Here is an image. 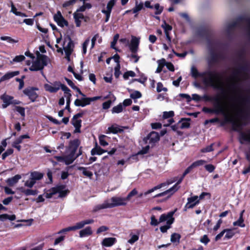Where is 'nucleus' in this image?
Instances as JSON below:
<instances>
[{
	"mask_svg": "<svg viewBox=\"0 0 250 250\" xmlns=\"http://www.w3.org/2000/svg\"><path fill=\"white\" fill-rule=\"evenodd\" d=\"M215 45L218 46L220 45L219 42L216 41L211 46H208L210 58L208 61V64L211 65L213 63H215L218 62L219 60H221L223 59V55L220 53H216L215 51L214 48L213 47V45Z\"/></svg>",
	"mask_w": 250,
	"mask_h": 250,
	"instance_id": "nucleus-6",
	"label": "nucleus"
},
{
	"mask_svg": "<svg viewBox=\"0 0 250 250\" xmlns=\"http://www.w3.org/2000/svg\"><path fill=\"white\" fill-rule=\"evenodd\" d=\"M143 8V3L140 2L139 4L138 3V1H136L135 2V6L132 8L131 11L133 13H137L140 10H141Z\"/></svg>",
	"mask_w": 250,
	"mask_h": 250,
	"instance_id": "nucleus-41",
	"label": "nucleus"
},
{
	"mask_svg": "<svg viewBox=\"0 0 250 250\" xmlns=\"http://www.w3.org/2000/svg\"><path fill=\"white\" fill-rule=\"evenodd\" d=\"M213 108H211L207 107H204L202 111L206 113L216 114H224L225 111V107L224 104L221 102L215 103L213 104Z\"/></svg>",
	"mask_w": 250,
	"mask_h": 250,
	"instance_id": "nucleus-7",
	"label": "nucleus"
},
{
	"mask_svg": "<svg viewBox=\"0 0 250 250\" xmlns=\"http://www.w3.org/2000/svg\"><path fill=\"white\" fill-rule=\"evenodd\" d=\"M136 76L135 73L131 70L127 71L123 74V78L125 80H127L129 77H134Z\"/></svg>",
	"mask_w": 250,
	"mask_h": 250,
	"instance_id": "nucleus-52",
	"label": "nucleus"
},
{
	"mask_svg": "<svg viewBox=\"0 0 250 250\" xmlns=\"http://www.w3.org/2000/svg\"><path fill=\"white\" fill-rule=\"evenodd\" d=\"M238 59L241 61H245V52L244 50L239 51L237 53Z\"/></svg>",
	"mask_w": 250,
	"mask_h": 250,
	"instance_id": "nucleus-64",
	"label": "nucleus"
},
{
	"mask_svg": "<svg viewBox=\"0 0 250 250\" xmlns=\"http://www.w3.org/2000/svg\"><path fill=\"white\" fill-rule=\"evenodd\" d=\"M38 90V87L28 86L23 90V93L28 97L31 102H35L39 97V95L36 92V91Z\"/></svg>",
	"mask_w": 250,
	"mask_h": 250,
	"instance_id": "nucleus-10",
	"label": "nucleus"
},
{
	"mask_svg": "<svg viewBox=\"0 0 250 250\" xmlns=\"http://www.w3.org/2000/svg\"><path fill=\"white\" fill-rule=\"evenodd\" d=\"M181 235L177 233H173L171 235L170 241L174 243H179L180 242V240L181 239Z\"/></svg>",
	"mask_w": 250,
	"mask_h": 250,
	"instance_id": "nucleus-38",
	"label": "nucleus"
},
{
	"mask_svg": "<svg viewBox=\"0 0 250 250\" xmlns=\"http://www.w3.org/2000/svg\"><path fill=\"white\" fill-rule=\"evenodd\" d=\"M36 55V60L33 62L29 69L31 71H41L42 75L45 77L43 69L47 65L49 59L46 55L41 54L38 51H37Z\"/></svg>",
	"mask_w": 250,
	"mask_h": 250,
	"instance_id": "nucleus-2",
	"label": "nucleus"
},
{
	"mask_svg": "<svg viewBox=\"0 0 250 250\" xmlns=\"http://www.w3.org/2000/svg\"><path fill=\"white\" fill-rule=\"evenodd\" d=\"M206 163V161L204 160H199L193 162L190 166L188 167L185 170L183 174V177H185L186 175L188 174L191 171L193 168L202 166Z\"/></svg>",
	"mask_w": 250,
	"mask_h": 250,
	"instance_id": "nucleus-14",
	"label": "nucleus"
},
{
	"mask_svg": "<svg viewBox=\"0 0 250 250\" xmlns=\"http://www.w3.org/2000/svg\"><path fill=\"white\" fill-rule=\"evenodd\" d=\"M65 187L66 186L64 185H59L55 187V188L58 190L57 193L59 194V197L63 198L67 195L68 193L69 192V191L68 189L64 190Z\"/></svg>",
	"mask_w": 250,
	"mask_h": 250,
	"instance_id": "nucleus-19",
	"label": "nucleus"
},
{
	"mask_svg": "<svg viewBox=\"0 0 250 250\" xmlns=\"http://www.w3.org/2000/svg\"><path fill=\"white\" fill-rule=\"evenodd\" d=\"M58 190L55 188V187H53L51 188L49 190V192H47L45 195V197L46 198L49 199L52 197V196L57 193Z\"/></svg>",
	"mask_w": 250,
	"mask_h": 250,
	"instance_id": "nucleus-44",
	"label": "nucleus"
},
{
	"mask_svg": "<svg viewBox=\"0 0 250 250\" xmlns=\"http://www.w3.org/2000/svg\"><path fill=\"white\" fill-rule=\"evenodd\" d=\"M116 2V0H110L107 3L106 6L107 9L106 10L112 11V9L115 5Z\"/></svg>",
	"mask_w": 250,
	"mask_h": 250,
	"instance_id": "nucleus-59",
	"label": "nucleus"
},
{
	"mask_svg": "<svg viewBox=\"0 0 250 250\" xmlns=\"http://www.w3.org/2000/svg\"><path fill=\"white\" fill-rule=\"evenodd\" d=\"M191 119L190 118H182L181 120L178 123H180L182 121H184L182 122L181 124L180 128L181 129H184V128H188L190 127V123H189V121H190Z\"/></svg>",
	"mask_w": 250,
	"mask_h": 250,
	"instance_id": "nucleus-32",
	"label": "nucleus"
},
{
	"mask_svg": "<svg viewBox=\"0 0 250 250\" xmlns=\"http://www.w3.org/2000/svg\"><path fill=\"white\" fill-rule=\"evenodd\" d=\"M21 178V176L20 175L17 174L11 178H8L6 180V183L8 186L12 187L17 183Z\"/></svg>",
	"mask_w": 250,
	"mask_h": 250,
	"instance_id": "nucleus-25",
	"label": "nucleus"
},
{
	"mask_svg": "<svg viewBox=\"0 0 250 250\" xmlns=\"http://www.w3.org/2000/svg\"><path fill=\"white\" fill-rule=\"evenodd\" d=\"M0 99L3 102L2 108H6L8 106L12 104V100L14 99L13 96L4 93L0 96Z\"/></svg>",
	"mask_w": 250,
	"mask_h": 250,
	"instance_id": "nucleus-18",
	"label": "nucleus"
},
{
	"mask_svg": "<svg viewBox=\"0 0 250 250\" xmlns=\"http://www.w3.org/2000/svg\"><path fill=\"white\" fill-rule=\"evenodd\" d=\"M119 35L118 34H116L113 38L112 42H111V47L117 51H119L117 48L115 47V45L117 43V41L119 39Z\"/></svg>",
	"mask_w": 250,
	"mask_h": 250,
	"instance_id": "nucleus-54",
	"label": "nucleus"
},
{
	"mask_svg": "<svg viewBox=\"0 0 250 250\" xmlns=\"http://www.w3.org/2000/svg\"><path fill=\"white\" fill-rule=\"evenodd\" d=\"M224 230H226L225 233L226 235L225 236V238L227 239H229L231 238L235 234V232L233 229H224Z\"/></svg>",
	"mask_w": 250,
	"mask_h": 250,
	"instance_id": "nucleus-40",
	"label": "nucleus"
},
{
	"mask_svg": "<svg viewBox=\"0 0 250 250\" xmlns=\"http://www.w3.org/2000/svg\"><path fill=\"white\" fill-rule=\"evenodd\" d=\"M30 176L33 180L36 182V181L40 180L43 178V173L35 171L31 173Z\"/></svg>",
	"mask_w": 250,
	"mask_h": 250,
	"instance_id": "nucleus-30",
	"label": "nucleus"
},
{
	"mask_svg": "<svg viewBox=\"0 0 250 250\" xmlns=\"http://www.w3.org/2000/svg\"><path fill=\"white\" fill-rule=\"evenodd\" d=\"M147 139L149 140V144H155L160 140V136L158 133L152 131L147 135Z\"/></svg>",
	"mask_w": 250,
	"mask_h": 250,
	"instance_id": "nucleus-21",
	"label": "nucleus"
},
{
	"mask_svg": "<svg viewBox=\"0 0 250 250\" xmlns=\"http://www.w3.org/2000/svg\"><path fill=\"white\" fill-rule=\"evenodd\" d=\"M117 242V239L114 237H108L104 238L101 244L104 247H111Z\"/></svg>",
	"mask_w": 250,
	"mask_h": 250,
	"instance_id": "nucleus-22",
	"label": "nucleus"
},
{
	"mask_svg": "<svg viewBox=\"0 0 250 250\" xmlns=\"http://www.w3.org/2000/svg\"><path fill=\"white\" fill-rule=\"evenodd\" d=\"M243 141L250 142V132L248 134L244 132L240 134L239 141L241 144H243Z\"/></svg>",
	"mask_w": 250,
	"mask_h": 250,
	"instance_id": "nucleus-37",
	"label": "nucleus"
},
{
	"mask_svg": "<svg viewBox=\"0 0 250 250\" xmlns=\"http://www.w3.org/2000/svg\"><path fill=\"white\" fill-rule=\"evenodd\" d=\"M94 222L93 219H87L77 222L74 226L68 227L62 229L57 232V234L66 233L67 232L70 231H75L77 229H80L83 228L85 225L88 224H91Z\"/></svg>",
	"mask_w": 250,
	"mask_h": 250,
	"instance_id": "nucleus-5",
	"label": "nucleus"
},
{
	"mask_svg": "<svg viewBox=\"0 0 250 250\" xmlns=\"http://www.w3.org/2000/svg\"><path fill=\"white\" fill-rule=\"evenodd\" d=\"M162 27L164 29L165 33H169L172 29V26L167 23L166 21H164V23L162 25Z\"/></svg>",
	"mask_w": 250,
	"mask_h": 250,
	"instance_id": "nucleus-56",
	"label": "nucleus"
},
{
	"mask_svg": "<svg viewBox=\"0 0 250 250\" xmlns=\"http://www.w3.org/2000/svg\"><path fill=\"white\" fill-rule=\"evenodd\" d=\"M16 219V215L14 214L9 215L7 214H2L0 215V221H5L6 220L14 221Z\"/></svg>",
	"mask_w": 250,
	"mask_h": 250,
	"instance_id": "nucleus-35",
	"label": "nucleus"
},
{
	"mask_svg": "<svg viewBox=\"0 0 250 250\" xmlns=\"http://www.w3.org/2000/svg\"><path fill=\"white\" fill-rule=\"evenodd\" d=\"M20 74L19 71L8 72L0 79V82L4 81L17 76Z\"/></svg>",
	"mask_w": 250,
	"mask_h": 250,
	"instance_id": "nucleus-24",
	"label": "nucleus"
},
{
	"mask_svg": "<svg viewBox=\"0 0 250 250\" xmlns=\"http://www.w3.org/2000/svg\"><path fill=\"white\" fill-rule=\"evenodd\" d=\"M203 83L207 86L211 87L214 89L219 90L221 91V95L223 96L227 94L221 75L216 71L209 70L206 71V76L204 78Z\"/></svg>",
	"mask_w": 250,
	"mask_h": 250,
	"instance_id": "nucleus-1",
	"label": "nucleus"
},
{
	"mask_svg": "<svg viewBox=\"0 0 250 250\" xmlns=\"http://www.w3.org/2000/svg\"><path fill=\"white\" fill-rule=\"evenodd\" d=\"M108 131L113 134H117L118 133H122L124 132V130L122 128L119 127L118 126H115L113 125H112L111 126L109 127Z\"/></svg>",
	"mask_w": 250,
	"mask_h": 250,
	"instance_id": "nucleus-36",
	"label": "nucleus"
},
{
	"mask_svg": "<svg viewBox=\"0 0 250 250\" xmlns=\"http://www.w3.org/2000/svg\"><path fill=\"white\" fill-rule=\"evenodd\" d=\"M25 59V57L22 55L16 56L12 61H10V63L12 64L15 62H21L24 61Z\"/></svg>",
	"mask_w": 250,
	"mask_h": 250,
	"instance_id": "nucleus-43",
	"label": "nucleus"
},
{
	"mask_svg": "<svg viewBox=\"0 0 250 250\" xmlns=\"http://www.w3.org/2000/svg\"><path fill=\"white\" fill-rule=\"evenodd\" d=\"M156 90L157 92H160L162 90L167 91V89L166 87H164L163 84L161 82H159L157 84Z\"/></svg>",
	"mask_w": 250,
	"mask_h": 250,
	"instance_id": "nucleus-62",
	"label": "nucleus"
},
{
	"mask_svg": "<svg viewBox=\"0 0 250 250\" xmlns=\"http://www.w3.org/2000/svg\"><path fill=\"white\" fill-rule=\"evenodd\" d=\"M154 8L156 10L155 12V15H160L163 12V7H160L159 3H156L154 5Z\"/></svg>",
	"mask_w": 250,
	"mask_h": 250,
	"instance_id": "nucleus-63",
	"label": "nucleus"
},
{
	"mask_svg": "<svg viewBox=\"0 0 250 250\" xmlns=\"http://www.w3.org/2000/svg\"><path fill=\"white\" fill-rule=\"evenodd\" d=\"M245 210H243L241 211L240 214V216L238 219V220L237 221H235L233 223V225L234 226H238L241 227H244L245 224H244V219L243 218V213L244 212Z\"/></svg>",
	"mask_w": 250,
	"mask_h": 250,
	"instance_id": "nucleus-34",
	"label": "nucleus"
},
{
	"mask_svg": "<svg viewBox=\"0 0 250 250\" xmlns=\"http://www.w3.org/2000/svg\"><path fill=\"white\" fill-rule=\"evenodd\" d=\"M247 70H248V65L247 64L241 65L233 72V76L236 77L241 72H245Z\"/></svg>",
	"mask_w": 250,
	"mask_h": 250,
	"instance_id": "nucleus-31",
	"label": "nucleus"
},
{
	"mask_svg": "<svg viewBox=\"0 0 250 250\" xmlns=\"http://www.w3.org/2000/svg\"><path fill=\"white\" fill-rule=\"evenodd\" d=\"M92 233L93 232L91 227L88 226L80 231L79 236L80 237L83 238L91 235Z\"/></svg>",
	"mask_w": 250,
	"mask_h": 250,
	"instance_id": "nucleus-26",
	"label": "nucleus"
},
{
	"mask_svg": "<svg viewBox=\"0 0 250 250\" xmlns=\"http://www.w3.org/2000/svg\"><path fill=\"white\" fill-rule=\"evenodd\" d=\"M14 152V150L12 148H8L2 154L1 156V158L2 160H5L6 158L9 155H12Z\"/></svg>",
	"mask_w": 250,
	"mask_h": 250,
	"instance_id": "nucleus-53",
	"label": "nucleus"
},
{
	"mask_svg": "<svg viewBox=\"0 0 250 250\" xmlns=\"http://www.w3.org/2000/svg\"><path fill=\"white\" fill-rule=\"evenodd\" d=\"M106 152H107V150L102 148L99 146H98L97 144H96V146L93 148L92 149L91 151V154L92 155H100Z\"/></svg>",
	"mask_w": 250,
	"mask_h": 250,
	"instance_id": "nucleus-27",
	"label": "nucleus"
},
{
	"mask_svg": "<svg viewBox=\"0 0 250 250\" xmlns=\"http://www.w3.org/2000/svg\"><path fill=\"white\" fill-rule=\"evenodd\" d=\"M191 76L194 78H202L203 80L206 76V71L203 72H199L195 67H192L191 69Z\"/></svg>",
	"mask_w": 250,
	"mask_h": 250,
	"instance_id": "nucleus-23",
	"label": "nucleus"
},
{
	"mask_svg": "<svg viewBox=\"0 0 250 250\" xmlns=\"http://www.w3.org/2000/svg\"><path fill=\"white\" fill-rule=\"evenodd\" d=\"M44 88L46 91H48L51 93H56L57 92V88H55L53 86L49 84H44Z\"/></svg>",
	"mask_w": 250,
	"mask_h": 250,
	"instance_id": "nucleus-48",
	"label": "nucleus"
},
{
	"mask_svg": "<svg viewBox=\"0 0 250 250\" xmlns=\"http://www.w3.org/2000/svg\"><path fill=\"white\" fill-rule=\"evenodd\" d=\"M67 40L69 42L65 47H63L65 53H72L73 51V48L74 47V44L72 40L71 37L69 36H67L65 38V40Z\"/></svg>",
	"mask_w": 250,
	"mask_h": 250,
	"instance_id": "nucleus-20",
	"label": "nucleus"
},
{
	"mask_svg": "<svg viewBox=\"0 0 250 250\" xmlns=\"http://www.w3.org/2000/svg\"><path fill=\"white\" fill-rule=\"evenodd\" d=\"M197 34L198 36L204 38L206 40L208 46H211L216 42L212 40V32L209 29L206 28H200L197 30Z\"/></svg>",
	"mask_w": 250,
	"mask_h": 250,
	"instance_id": "nucleus-8",
	"label": "nucleus"
},
{
	"mask_svg": "<svg viewBox=\"0 0 250 250\" xmlns=\"http://www.w3.org/2000/svg\"><path fill=\"white\" fill-rule=\"evenodd\" d=\"M101 97L95 96L93 97H83L81 99H76L74 101V104L76 106L84 107L89 105L92 102L100 99Z\"/></svg>",
	"mask_w": 250,
	"mask_h": 250,
	"instance_id": "nucleus-9",
	"label": "nucleus"
},
{
	"mask_svg": "<svg viewBox=\"0 0 250 250\" xmlns=\"http://www.w3.org/2000/svg\"><path fill=\"white\" fill-rule=\"evenodd\" d=\"M176 209L173 211H171L166 213H163L161 215L159 218V222H164L167 221L166 225L161 226L160 229L162 233H166L167 229L171 228V225L174 223L175 219L173 217Z\"/></svg>",
	"mask_w": 250,
	"mask_h": 250,
	"instance_id": "nucleus-3",
	"label": "nucleus"
},
{
	"mask_svg": "<svg viewBox=\"0 0 250 250\" xmlns=\"http://www.w3.org/2000/svg\"><path fill=\"white\" fill-rule=\"evenodd\" d=\"M78 1V0H69L66 1L62 4V6L63 8H67L68 7L73 6Z\"/></svg>",
	"mask_w": 250,
	"mask_h": 250,
	"instance_id": "nucleus-51",
	"label": "nucleus"
},
{
	"mask_svg": "<svg viewBox=\"0 0 250 250\" xmlns=\"http://www.w3.org/2000/svg\"><path fill=\"white\" fill-rule=\"evenodd\" d=\"M174 194L172 192H171L166 195L163 196V197L165 196L164 198L160 199H158L156 200V202L158 203H164L167 202Z\"/></svg>",
	"mask_w": 250,
	"mask_h": 250,
	"instance_id": "nucleus-46",
	"label": "nucleus"
},
{
	"mask_svg": "<svg viewBox=\"0 0 250 250\" xmlns=\"http://www.w3.org/2000/svg\"><path fill=\"white\" fill-rule=\"evenodd\" d=\"M80 144V141L78 139H74V140L70 141L69 143V146L71 148L78 149Z\"/></svg>",
	"mask_w": 250,
	"mask_h": 250,
	"instance_id": "nucleus-42",
	"label": "nucleus"
},
{
	"mask_svg": "<svg viewBox=\"0 0 250 250\" xmlns=\"http://www.w3.org/2000/svg\"><path fill=\"white\" fill-rule=\"evenodd\" d=\"M73 18L77 27L81 26V20H83L85 22H87L89 20V18L88 16H84L83 14L73 13Z\"/></svg>",
	"mask_w": 250,
	"mask_h": 250,
	"instance_id": "nucleus-16",
	"label": "nucleus"
},
{
	"mask_svg": "<svg viewBox=\"0 0 250 250\" xmlns=\"http://www.w3.org/2000/svg\"><path fill=\"white\" fill-rule=\"evenodd\" d=\"M185 177H183V174H182L181 178L178 180L177 182L173 185L171 188H169L167 190H165L164 192H162L161 193H158L155 196H153V198H156L158 197H160L161 196H163L165 195H166L168 193L172 192L173 193H175L176 191H177L180 188V186H179V185L182 182L183 179Z\"/></svg>",
	"mask_w": 250,
	"mask_h": 250,
	"instance_id": "nucleus-11",
	"label": "nucleus"
},
{
	"mask_svg": "<svg viewBox=\"0 0 250 250\" xmlns=\"http://www.w3.org/2000/svg\"><path fill=\"white\" fill-rule=\"evenodd\" d=\"M230 123L232 124V129L234 130H237V128L240 127V124L233 118L228 117H225L224 121L221 123V126H224L226 124Z\"/></svg>",
	"mask_w": 250,
	"mask_h": 250,
	"instance_id": "nucleus-17",
	"label": "nucleus"
},
{
	"mask_svg": "<svg viewBox=\"0 0 250 250\" xmlns=\"http://www.w3.org/2000/svg\"><path fill=\"white\" fill-rule=\"evenodd\" d=\"M139 39L133 36L129 45V48L132 53H137L139 49Z\"/></svg>",
	"mask_w": 250,
	"mask_h": 250,
	"instance_id": "nucleus-15",
	"label": "nucleus"
},
{
	"mask_svg": "<svg viewBox=\"0 0 250 250\" xmlns=\"http://www.w3.org/2000/svg\"><path fill=\"white\" fill-rule=\"evenodd\" d=\"M170 183H162L155 187H154L153 188H152L148 190L147 191H146V192H145L144 193V195H147L152 192H153V191H154L155 190H157V189H160L161 188L164 187H165L167 185H169L170 184Z\"/></svg>",
	"mask_w": 250,
	"mask_h": 250,
	"instance_id": "nucleus-28",
	"label": "nucleus"
},
{
	"mask_svg": "<svg viewBox=\"0 0 250 250\" xmlns=\"http://www.w3.org/2000/svg\"><path fill=\"white\" fill-rule=\"evenodd\" d=\"M111 201H112L111 203H108V202H104L103 204L98 205L96 207L97 209L100 210L107 208H112L115 207L125 206L126 205V203L125 202L126 200L125 198L113 197L111 198Z\"/></svg>",
	"mask_w": 250,
	"mask_h": 250,
	"instance_id": "nucleus-4",
	"label": "nucleus"
},
{
	"mask_svg": "<svg viewBox=\"0 0 250 250\" xmlns=\"http://www.w3.org/2000/svg\"><path fill=\"white\" fill-rule=\"evenodd\" d=\"M174 113L173 111H165L163 112V118L165 119L172 118L174 116Z\"/></svg>",
	"mask_w": 250,
	"mask_h": 250,
	"instance_id": "nucleus-57",
	"label": "nucleus"
},
{
	"mask_svg": "<svg viewBox=\"0 0 250 250\" xmlns=\"http://www.w3.org/2000/svg\"><path fill=\"white\" fill-rule=\"evenodd\" d=\"M82 121L81 119L77 118V119H74V116L71 120V124L74 126H82Z\"/></svg>",
	"mask_w": 250,
	"mask_h": 250,
	"instance_id": "nucleus-60",
	"label": "nucleus"
},
{
	"mask_svg": "<svg viewBox=\"0 0 250 250\" xmlns=\"http://www.w3.org/2000/svg\"><path fill=\"white\" fill-rule=\"evenodd\" d=\"M54 20L61 27H63L64 25L66 26L68 25V21L64 19L60 11H57V14L54 16Z\"/></svg>",
	"mask_w": 250,
	"mask_h": 250,
	"instance_id": "nucleus-13",
	"label": "nucleus"
},
{
	"mask_svg": "<svg viewBox=\"0 0 250 250\" xmlns=\"http://www.w3.org/2000/svg\"><path fill=\"white\" fill-rule=\"evenodd\" d=\"M76 159V157H72V156L67 155L64 157V162L65 165H69L72 164Z\"/></svg>",
	"mask_w": 250,
	"mask_h": 250,
	"instance_id": "nucleus-50",
	"label": "nucleus"
},
{
	"mask_svg": "<svg viewBox=\"0 0 250 250\" xmlns=\"http://www.w3.org/2000/svg\"><path fill=\"white\" fill-rule=\"evenodd\" d=\"M123 108L121 103L119 104L117 106H114L112 109V113H119L123 111Z\"/></svg>",
	"mask_w": 250,
	"mask_h": 250,
	"instance_id": "nucleus-47",
	"label": "nucleus"
},
{
	"mask_svg": "<svg viewBox=\"0 0 250 250\" xmlns=\"http://www.w3.org/2000/svg\"><path fill=\"white\" fill-rule=\"evenodd\" d=\"M120 68H121L120 64H117L116 66H115V67L114 68V70H115L114 76L116 79H118L119 77L120 74H121V72L120 71Z\"/></svg>",
	"mask_w": 250,
	"mask_h": 250,
	"instance_id": "nucleus-58",
	"label": "nucleus"
},
{
	"mask_svg": "<svg viewBox=\"0 0 250 250\" xmlns=\"http://www.w3.org/2000/svg\"><path fill=\"white\" fill-rule=\"evenodd\" d=\"M226 97V94L223 96L221 95V92L219 94L216 95L215 96H210L207 94H204L203 96H201V100H204L206 102H211L214 103H218L221 101L222 99L225 98Z\"/></svg>",
	"mask_w": 250,
	"mask_h": 250,
	"instance_id": "nucleus-12",
	"label": "nucleus"
},
{
	"mask_svg": "<svg viewBox=\"0 0 250 250\" xmlns=\"http://www.w3.org/2000/svg\"><path fill=\"white\" fill-rule=\"evenodd\" d=\"M14 110L18 112L21 116L24 118L25 116V108L20 106H15Z\"/></svg>",
	"mask_w": 250,
	"mask_h": 250,
	"instance_id": "nucleus-45",
	"label": "nucleus"
},
{
	"mask_svg": "<svg viewBox=\"0 0 250 250\" xmlns=\"http://www.w3.org/2000/svg\"><path fill=\"white\" fill-rule=\"evenodd\" d=\"M190 198H194L195 200L193 202H191V203H189V206L190 208H193L195 206L199 204V200H198V196H193L192 197H190Z\"/></svg>",
	"mask_w": 250,
	"mask_h": 250,
	"instance_id": "nucleus-55",
	"label": "nucleus"
},
{
	"mask_svg": "<svg viewBox=\"0 0 250 250\" xmlns=\"http://www.w3.org/2000/svg\"><path fill=\"white\" fill-rule=\"evenodd\" d=\"M130 97L133 99H139L142 97V94L139 91H135L130 94Z\"/></svg>",
	"mask_w": 250,
	"mask_h": 250,
	"instance_id": "nucleus-61",
	"label": "nucleus"
},
{
	"mask_svg": "<svg viewBox=\"0 0 250 250\" xmlns=\"http://www.w3.org/2000/svg\"><path fill=\"white\" fill-rule=\"evenodd\" d=\"M20 191L24 193L26 196L29 195H37L38 193V191L36 189L33 190L31 189H25L21 187L20 188Z\"/></svg>",
	"mask_w": 250,
	"mask_h": 250,
	"instance_id": "nucleus-29",
	"label": "nucleus"
},
{
	"mask_svg": "<svg viewBox=\"0 0 250 250\" xmlns=\"http://www.w3.org/2000/svg\"><path fill=\"white\" fill-rule=\"evenodd\" d=\"M78 169L80 170H83V174L89 178L90 179H91L93 176V173L89 170H87L86 167H79Z\"/></svg>",
	"mask_w": 250,
	"mask_h": 250,
	"instance_id": "nucleus-39",
	"label": "nucleus"
},
{
	"mask_svg": "<svg viewBox=\"0 0 250 250\" xmlns=\"http://www.w3.org/2000/svg\"><path fill=\"white\" fill-rule=\"evenodd\" d=\"M11 12H12L13 14H14L16 16H20L21 17H27V15L24 13H22L21 12L17 11V9L16 7L14 5L12 1H11V9L10 11Z\"/></svg>",
	"mask_w": 250,
	"mask_h": 250,
	"instance_id": "nucleus-33",
	"label": "nucleus"
},
{
	"mask_svg": "<svg viewBox=\"0 0 250 250\" xmlns=\"http://www.w3.org/2000/svg\"><path fill=\"white\" fill-rule=\"evenodd\" d=\"M107 137L104 135H101L99 137L100 144L103 146H105L108 145V143L105 141V138Z\"/></svg>",
	"mask_w": 250,
	"mask_h": 250,
	"instance_id": "nucleus-49",
	"label": "nucleus"
}]
</instances>
